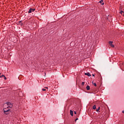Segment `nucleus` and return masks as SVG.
<instances>
[{
    "label": "nucleus",
    "instance_id": "6",
    "mask_svg": "<svg viewBox=\"0 0 124 124\" xmlns=\"http://www.w3.org/2000/svg\"><path fill=\"white\" fill-rule=\"evenodd\" d=\"M99 3H101L102 5H104V2H103V0H101L99 1Z\"/></svg>",
    "mask_w": 124,
    "mask_h": 124
},
{
    "label": "nucleus",
    "instance_id": "3",
    "mask_svg": "<svg viewBox=\"0 0 124 124\" xmlns=\"http://www.w3.org/2000/svg\"><path fill=\"white\" fill-rule=\"evenodd\" d=\"M4 113H6V112H9L10 111V109H8V108H3Z\"/></svg>",
    "mask_w": 124,
    "mask_h": 124
},
{
    "label": "nucleus",
    "instance_id": "18",
    "mask_svg": "<svg viewBox=\"0 0 124 124\" xmlns=\"http://www.w3.org/2000/svg\"><path fill=\"white\" fill-rule=\"evenodd\" d=\"M4 77V80H6V77H5V76H4V77Z\"/></svg>",
    "mask_w": 124,
    "mask_h": 124
},
{
    "label": "nucleus",
    "instance_id": "5",
    "mask_svg": "<svg viewBox=\"0 0 124 124\" xmlns=\"http://www.w3.org/2000/svg\"><path fill=\"white\" fill-rule=\"evenodd\" d=\"M84 74L85 75H87V76H89V77H91V76H92L90 73H85Z\"/></svg>",
    "mask_w": 124,
    "mask_h": 124
},
{
    "label": "nucleus",
    "instance_id": "9",
    "mask_svg": "<svg viewBox=\"0 0 124 124\" xmlns=\"http://www.w3.org/2000/svg\"><path fill=\"white\" fill-rule=\"evenodd\" d=\"M93 108V110H95L96 109V106L95 105H94Z\"/></svg>",
    "mask_w": 124,
    "mask_h": 124
},
{
    "label": "nucleus",
    "instance_id": "24",
    "mask_svg": "<svg viewBox=\"0 0 124 124\" xmlns=\"http://www.w3.org/2000/svg\"><path fill=\"white\" fill-rule=\"evenodd\" d=\"M0 75H1V73H0Z\"/></svg>",
    "mask_w": 124,
    "mask_h": 124
},
{
    "label": "nucleus",
    "instance_id": "25",
    "mask_svg": "<svg viewBox=\"0 0 124 124\" xmlns=\"http://www.w3.org/2000/svg\"><path fill=\"white\" fill-rule=\"evenodd\" d=\"M123 16H124V15Z\"/></svg>",
    "mask_w": 124,
    "mask_h": 124
},
{
    "label": "nucleus",
    "instance_id": "4",
    "mask_svg": "<svg viewBox=\"0 0 124 124\" xmlns=\"http://www.w3.org/2000/svg\"><path fill=\"white\" fill-rule=\"evenodd\" d=\"M110 46H111L112 48H114V47H115V46H114V45H113V42L112 41H109L108 42Z\"/></svg>",
    "mask_w": 124,
    "mask_h": 124
},
{
    "label": "nucleus",
    "instance_id": "22",
    "mask_svg": "<svg viewBox=\"0 0 124 124\" xmlns=\"http://www.w3.org/2000/svg\"><path fill=\"white\" fill-rule=\"evenodd\" d=\"M45 88L48 89V87H45Z\"/></svg>",
    "mask_w": 124,
    "mask_h": 124
},
{
    "label": "nucleus",
    "instance_id": "20",
    "mask_svg": "<svg viewBox=\"0 0 124 124\" xmlns=\"http://www.w3.org/2000/svg\"><path fill=\"white\" fill-rule=\"evenodd\" d=\"M78 120V118H77L76 120H75V122H76V121H77Z\"/></svg>",
    "mask_w": 124,
    "mask_h": 124
},
{
    "label": "nucleus",
    "instance_id": "1",
    "mask_svg": "<svg viewBox=\"0 0 124 124\" xmlns=\"http://www.w3.org/2000/svg\"><path fill=\"white\" fill-rule=\"evenodd\" d=\"M6 104H7V108H12L13 106V105H12L11 104V103L10 102H7L6 103Z\"/></svg>",
    "mask_w": 124,
    "mask_h": 124
},
{
    "label": "nucleus",
    "instance_id": "15",
    "mask_svg": "<svg viewBox=\"0 0 124 124\" xmlns=\"http://www.w3.org/2000/svg\"><path fill=\"white\" fill-rule=\"evenodd\" d=\"M92 83L94 85V87H96V83H93V82H92Z\"/></svg>",
    "mask_w": 124,
    "mask_h": 124
},
{
    "label": "nucleus",
    "instance_id": "19",
    "mask_svg": "<svg viewBox=\"0 0 124 124\" xmlns=\"http://www.w3.org/2000/svg\"><path fill=\"white\" fill-rule=\"evenodd\" d=\"M74 114H75L76 115V114H77V113L76 112V111H74Z\"/></svg>",
    "mask_w": 124,
    "mask_h": 124
},
{
    "label": "nucleus",
    "instance_id": "13",
    "mask_svg": "<svg viewBox=\"0 0 124 124\" xmlns=\"http://www.w3.org/2000/svg\"><path fill=\"white\" fill-rule=\"evenodd\" d=\"M4 113L5 114V115H8V114H9V111L6 112H4Z\"/></svg>",
    "mask_w": 124,
    "mask_h": 124
},
{
    "label": "nucleus",
    "instance_id": "2",
    "mask_svg": "<svg viewBox=\"0 0 124 124\" xmlns=\"http://www.w3.org/2000/svg\"><path fill=\"white\" fill-rule=\"evenodd\" d=\"M35 11V9H32V8H30L28 11V13L30 14V13H32V12H34Z\"/></svg>",
    "mask_w": 124,
    "mask_h": 124
},
{
    "label": "nucleus",
    "instance_id": "11",
    "mask_svg": "<svg viewBox=\"0 0 124 124\" xmlns=\"http://www.w3.org/2000/svg\"><path fill=\"white\" fill-rule=\"evenodd\" d=\"M99 110H100V107H98V108L96 109V112H98V111H99Z\"/></svg>",
    "mask_w": 124,
    "mask_h": 124
},
{
    "label": "nucleus",
    "instance_id": "23",
    "mask_svg": "<svg viewBox=\"0 0 124 124\" xmlns=\"http://www.w3.org/2000/svg\"><path fill=\"white\" fill-rule=\"evenodd\" d=\"M122 113H123L124 114V110H123V111H122Z\"/></svg>",
    "mask_w": 124,
    "mask_h": 124
},
{
    "label": "nucleus",
    "instance_id": "10",
    "mask_svg": "<svg viewBox=\"0 0 124 124\" xmlns=\"http://www.w3.org/2000/svg\"><path fill=\"white\" fill-rule=\"evenodd\" d=\"M70 115L73 116V111L70 110Z\"/></svg>",
    "mask_w": 124,
    "mask_h": 124
},
{
    "label": "nucleus",
    "instance_id": "16",
    "mask_svg": "<svg viewBox=\"0 0 124 124\" xmlns=\"http://www.w3.org/2000/svg\"><path fill=\"white\" fill-rule=\"evenodd\" d=\"M82 86H84V85H85V82H82L81 83Z\"/></svg>",
    "mask_w": 124,
    "mask_h": 124
},
{
    "label": "nucleus",
    "instance_id": "8",
    "mask_svg": "<svg viewBox=\"0 0 124 124\" xmlns=\"http://www.w3.org/2000/svg\"><path fill=\"white\" fill-rule=\"evenodd\" d=\"M90 86L87 85V86H86V89L87 90V91H90Z\"/></svg>",
    "mask_w": 124,
    "mask_h": 124
},
{
    "label": "nucleus",
    "instance_id": "12",
    "mask_svg": "<svg viewBox=\"0 0 124 124\" xmlns=\"http://www.w3.org/2000/svg\"><path fill=\"white\" fill-rule=\"evenodd\" d=\"M18 24H19V25H23V23H22V21H20L18 23Z\"/></svg>",
    "mask_w": 124,
    "mask_h": 124
},
{
    "label": "nucleus",
    "instance_id": "14",
    "mask_svg": "<svg viewBox=\"0 0 124 124\" xmlns=\"http://www.w3.org/2000/svg\"><path fill=\"white\" fill-rule=\"evenodd\" d=\"M2 77H4V75H2L0 76V78H2Z\"/></svg>",
    "mask_w": 124,
    "mask_h": 124
},
{
    "label": "nucleus",
    "instance_id": "21",
    "mask_svg": "<svg viewBox=\"0 0 124 124\" xmlns=\"http://www.w3.org/2000/svg\"><path fill=\"white\" fill-rule=\"evenodd\" d=\"M93 77H94V74H93Z\"/></svg>",
    "mask_w": 124,
    "mask_h": 124
},
{
    "label": "nucleus",
    "instance_id": "7",
    "mask_svg": "<svg viewBox=\"0 0 124 124\" xmlns=\"http://www.w3.org/2000/svg\"><path fill=\"white\" fill-rule=\"evenodd\" d=\"M120 14H121L123 16H124V11H121L120 12Z\"/></svg>",
    "mask_w": 124,
    "mask_h": 124
},
{
    "label": "nucleus",
    "instance_id": "17",
    "mask_svg": "<svg viewBox=\"0 0 124 124\" xmlns=\"http://www.w3.org/2000/svg\"><path fill=\"white\" fill-rule=\"evenodd\" d=\"M42 91H43L44 92H45V91H46V89L43 88Z\"/></svg>",
    "mask_w": 124,
    "mask_h": 124
}]
</instances>
